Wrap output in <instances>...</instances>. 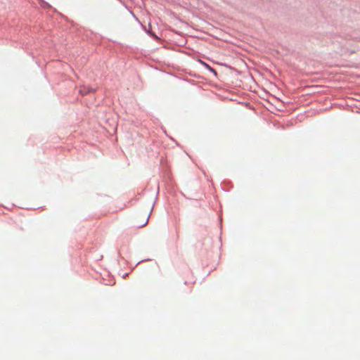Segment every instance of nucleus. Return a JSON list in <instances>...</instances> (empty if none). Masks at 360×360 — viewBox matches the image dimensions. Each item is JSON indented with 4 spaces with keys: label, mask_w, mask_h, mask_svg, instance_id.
<instances>
[{
    "label": "nucleus",
    "mask_w": 360,
    "mask_h": 360,
    "mask_svg": "<svg viewBox=\"0 0 360 360\" xmlns=\"http://www.w3.org/2000/svg\"><path fill=\"white\" fill-rule=\"evenodd\" d=\"M149 214L145 213L143 215L137 214L134 219V223L138 227H143L148 224Z\"/></svg>",
    "instance_id": "nucleus-1"
},
{
    "label": "nucleus",
    "mask_w": 360,
    "mask_h": 360,
    "mask_svg": "<svg viewBox=\"0 0 360 360\" xmlns=\"http://www.w3.org/2000/svg\"><path fill=\"white\" fill-rule=\"evenodd\" d=\"M95 89L89 86L82 85L79 86V93L82 95H86L91 92H94Z\"/></svg>",
    "instance_id": "nucleus-2"
}]
</instances>
